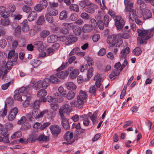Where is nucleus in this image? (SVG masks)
Returning <instances> with one entry per match:
<instances>
[{
  "instance_id": "obj_1",
  "label": "nucleus",
  "mask_w": 154,
  "mask_h": 154,
  "mask_svg": "<svg viewBox=\"0 0 154 154\" xmlns=\"http://www.w3.org/2000/svg\"><path fill=\"white\" fill-rule=\"evenodd\" d=\"M138 35L140 37L137 38V42L140 44L145 42V40L148 39L151 36V31L148 30L138 29Z\"/></svg>"
},
{
  "instance_id": "obj_2",
  "label": "nucleus",
  "mask_w": 154,
  "mask_h": 154,
  "mask_svg": "<svg viewBox=\"0 0 154 154\" xmlns=\"http://www.w3.org/2000/svg\"><path fill=\"white\" fill-rule=\"evenodd\" d=\"M142 10H129V17L130 20L132 21H135L137 24L142 25L143 23L140 20L136 19L140 17L143 15Z\"/></svg>"
},
{
  "instance_id": "obj_3",
  "label": "nucleus",
  "mask_w": 154,
  "mask_h": 154,
  "mask_svg": "<svg viewBox=\"0 0 154 154\" xmlns=\"http://www.w3.org/2000/svg\"><path fill=\"white\" fill-rule=\"evenodd\" d=\"M13 65V63L11 61H8L6 63V61H4L2 62L0 68L4 70V74L3 75V72L2 70L0 69V77L2 76V79L5 81L8 80V79H6L7 77L6 75L8 72L7 69L10 70Z\"/></svg>"
},
{
  "instance_id": "obj_4",
  "label": "nucleus",
  "mask_w": 154,
  "mask_h": 154,
  "mask_svg": "<svg viewBox=\"0 0 154 154\" xmlns=\"http://www.w3.org/2000/svg\"><path fill=\"white\" fill-rule=\"evenodd\" d=\"M107 42L108 43L112 44L110 47L114 46L119 47L122 43L121 39H117V36L114 35L108 36L107 39Z\"/></svg>"
},
{
  "instance_id": "obj_5",
  "label": "nucleus",
  "mask_w": 154,
  "mask_h": 154,
  "mask_svg": "<svg viewBox=\"0 0 154 154\" xmlns=\"http://www.w3.org/2000/svg\"><path fill=\"white\" fill-rule=\"evenodd\" d=\"M50 83V79L48 78H45L43 81H38L33 86L34 89L37 90L41 88L45 89H46Z\"/></svg>"
},
{
  "instance_id": "obj_6",
  "label": "nucleus",
  "mask_w": 154,
  "mask_h": 154,
  "mask_svg": "<svg viewBox=\"0 0 154 154\" xmlns=\"http://www.w3.org/2000/svg\"><path fill=\"white\" fill-rule=\"evenodd\" d=\"M115 22V25L117 29L119 30H121L125 24L123 19L120 15L115 16L114 17Z\"/></svg>"
},
{
  "instance_id": "obj_7",
  "label": "nucleus",
  "mask_w": 154,
  "mask_h": 154,
  "mask_svg": "<svg viewBox=\"0 0 154 154\" xmlns=\"http://www.w3.org/2000/svg\"><path fill=\"white\" fill-rule=\"evenodd\" d=\"M72 111L71 107L68 104L66 103L63 105L59 109V112L61 118L64 117V113H68Z\"/></svg>"
},
{
  "instance_id": "obj_8",
  "label": "nucleus",
  "mask_w": 154,
  "mask_h": 154,
  "mask_svg": "<svg viewBox=\"0 0 154 154\" xmlns=\"http://www.w3.org/2000/svg\"><path fill=\"white\" fill-rule=\"evenodd\" d=\"M15 93H22L24 97L27 96L29 94H32L31 92V87L29 86L25 87L23 86L20 88L19 90L15 91Z\"/></svg>"
},
{
  "instance_id": "obj_9",
  "label": "nucleus",
  "mask_w": 154,
  "mask_h": 154,
  "mask_svg": "<svg viewBox=\"0 0 154 154\" xmlns=\"http://www.w3.org/2000/svg\"><path fill=\"white\" fill-rule=\"evenodd\" d=\"M67 70L69 74V78L71 79H75L79 74V69H73L72 67H69Z\"/></svg>"
},
{
  "instance_id": "obj_10",
  "label": "nucleus",
  "mask_w": 154,
  "mask_h": 154,
  "mask_svg": "<svg viewBox=\"0 0 154 154\" xmlns=\"http://www.w3.org/2000/svg\"><path fill=\"white\" fill-rule=\"evenodd\" d=\"M75 59V57L73 56L70 57L68 60V61L65 63H63L61 66L57 69V71L63 70L68 66L69 64H71L73 61Z\"/></svg>"
},
{
  "instance_id": "obj_11",
  "label": "nucleus",
  "mask_w": 154,
  "mask_h": 154,
  "mask_svg": "<svg viewBox=\"0 0 154 154\" xmlns=\"http://www.w3.org/2000/svg\"><path fill=\"white\" fill-rule=\"evenodd\" d=\"M50 129L52 134L57 135L60 133L61 130L60 128L56 125H51L50 126Z\"/></svg>"
},
{
  "instance_id": "obj_12",
  "label": "nucleus",
  "mask_w": 154,
  "mask_h": 154,
  "mask_svg": "<svg viewBox=\"0 0 154 154\" xmlns=\"http://www.w3.org/2000/svg\"><path fill=\"white\" fill-rule=\"evenodd\" d=\"M8 59H12L13 62H16L18 58V54L15 53V51L14 50H12L10 51L8 54Z\"/></svg>"
},
{
  "instance_id": "obj_13",
  "label": "nucleus",
  "mask_w": 154,
  "mask_h": 154,
  "mask_svg": "<svg viewBox=\"0 0 154 154\" xmlns=\"http://www.w3.org/2000/svg\"><path fill=\"white\" fill-rule=\"evenodd\" d=\"M47 94V92L46 90L44 89H41L38 91L37 95L38 97L40 98L41 101L46 102V99L45 96Z\"/></svg>"
},
{
  "instance_id": "obj_14",
  "label": "nucleus",
  "mask_w": 154,
  "mask_h": 154,
  "mask_svg": "<svg viewBox=\"0 0 154 154\" xmlns=\"http://www.w3.org/2000/svg\"><path fill=\"white\" fill-rule=\"evenodd\" d=\"M24 11L26 13H29L28 17V20L29 21H32L35 20L37 17V12L34 11H30V10H25Z\"/></svg>"
},
{
  "instance_id": "obj_15",
  "label": "nucleus",
  "mask_w": 154,
  "mask_h": 154,
  "mask_svg": "<svg viewBox=\"0 0 154 154\" xmlns=\"http://www.w3.org/2000/svg\"><path fill=\"white\" fill-rule=\"evenodd\" d=\"M18 112V109L17 108L15 107L12 109L9 114L8 119L9 121H12L15 117Z\"/></svg>"
},
{
  "instance_id": "obj_16",
  "label": "nucleus",
  "mask_w": 154,
  "mask_h": 154,
  "mask_svg": "<svg viewBox=\"0 0 154 154\" xmlns=\"http://www.w3.org/2000/svg\"><path fill=\"white\" fill-rule=\"evenodd\" d=\"M95 18L97 21V25L100 29L103 30L105 26L104 23L103 22L102 18L100 16H96Z\"/></svg>"
},
{
  "instance_id": "obj_17",
  "label": "nucleus",
  "mask_w": 154,
  "mask_h": 154,
  "mask_svg": "<svg viewBox=\"0 0 154 154\" xmlns=\"http://www.w3.org/2000/svg\"><path fill=\"white\" fill-rule=\"evenodd\" d=\"M56 74L58 78L64 79L68 75L69 72L68 71L66 70L59 72L57 73Z\"/></svg>"
},
{
  "instance_id": "obj_18",
  "label": "nucleus",
  "mask_w": 154,
  "mask_h": 154,
  "mask_svg": "<svg viewBox=\"0 0 154 154\" xmlns=\"http://www.w3.org/2000/svg\"><path fill=\"white\" fill-rule=\"evenodd\" d=\"M64 38L66 39H67V38H68V40L66 42V44H70L76 42L77 40V38L72 35H69V37L67 38L65 37Z\"/></svg>"
},
{
  "instance_id": "obj_19",
  "label": "nucleus",
  "mask_w": 154,
  "mask_h": 154,
  "mask_svg": "<svg viewBox=\"0 0 154 154\" xmlns=\"http://www.w3.org/2000/svg\"><path fill=\"white\" fill-rule=\"evenodd\" d=\"M62 119L61 124L64 128L67 129L69 128V125L68 119L64 117L61 118Z\"/></svg>"
},
{
  "instance_id": "obj_20",
  "label": "nucleus",
  "mask_w": 154,
  "mask_h": 154,
  "mask_svg": "<svg viewBox=\"0 0 154 154\" xmlns=\"http://www.w3.org/2000/svg\"><path fill=\"white\" fill-rule=\"evenodd\" d=\"M65 85L66 88L69 90H74L76 88V86L72 82H66Z\"/></svg>"
},
{
  "instance_id": "obj_21",
  "label": "nucleus",
  "mask_w": 154,
  "mask_h": 154,
  "mask_svg": "<svg viewBox=\"0 0 154 154\" xmlns=\"http://www.w3.org/2000/svg\"><path fill=\"white\" fill-rule=\"evenodd\" d=\"M39 109L37 108H34L32 111V115L36 119L40 118V113H39Z\"/></svg>"
},
{
  "instance_id": "obj_22",
  "label": "nucleus",
  "mask_w": 154,
  "mask_h": 154,
  "mask_svg": "<svg viewBox=\"0 0 154 154\" xmlns=\"http://www.w3.org/2000/svg\"><path fill=\"white\" fill-rule=\"evenodd\" d=\"M83 32L84 33H88L91 32L93 30V28L91 25L88 24H85L82 28Z\"/></svg>"
},
{
  "instance_id": "obj_23",
  "label": "nucleus",
  "mask_w": 154,
  "mask_h": 154,
  "mask_svg": "<svg viewBox=\"0 0 154 154\" xmlns=\"http://www.w3.org/2000/svg\"><path fill=\"white\" fill-rule=\"evenodd\" d=\"M32 94H29L27 96H25L26 98L24 102L22 104L24 107H27L29 104V101L32 97Z\"/></svg>"
},
{
  "instance_id": "obj_24",
  "label": "nucleus",
  "mask_w": 154,
  "mask_h": 154,
  "mask_svg": "<svg viewBox=\"0 0 154 154\" xmlns=\"http://www.w3.org/2000/svg\"><path fill=\"white\" fill-rule=\"evenodd\" d=\"M73 137V133L70 132H67L65 134L64 136V139L67 142H70L71 139Z\"/></svg>"
},
{
  "instance_id": "obj_25",
  "label": "nucleus",
  "mask_w": 154,
  "mask_h": 154,
  "mask_svg": "<svg viewBox=\"0 0 154 154\" xmlns=\"http://www.w3.org/2000/svg\"><path fill=\"white\" fill-rule=\"evenodd\" d=\"M130 52V49L128 47H126L125 48L122 50L121 51L122 58H125L127 55Z\"/></svg>"
},
{
  "instance_id": "obj_26",
  "label": "nucleus",
  "mask_w": 154,
  "mask_h": 154,
  "mask_svg": "<svg viewBox=\"0 0 154 154\" xmlns=\"http://www.w3.org/2000/svg\"><path fill=\"white\" fill-rule=\"evenodd\" d=\"M57 36L56 35H51L48 37L47 39V42L49 43H54L57 40Z\"/></svg>"
},
{
  "instance_id": "obj_27",
  "label": "nucleus",
  "mask_w": 154,
  "mask_h": 154,
  "mask_svg": "<svg viewBox=\"0 0 154 154\" xmlns=\"http://www.w3.org/2000/svg\"><path fill=\"white\" fill-rule=\"evenodd\" d=\"M27 20H24L21 23L22 26V30L24 32H26L29 30V27L27 24Z\"/></svg>"
},
{
  "instance_id": "obj_28",
  "label": "nucleus",
  "mask_w": 154,
  "mask_h": 154,
  "mask_svg": "<svg viewBox=\"0 0 154 154\" xmlns=\"http://www.w3.org/2000/svg\"><path fill=\"white\" fill-rule=\"evenodd\" d=\"M54 98L59 103L61 102L63 100V97L57 92H56L54 94Z\"/></svg>"
},
{
  "instance_id": "obj_29",
  "label": "nucleus",
  "mask_w": 154,
  "mask_h": 154,
  "mask_svg": "<svg viewBox=\"0 0 154 154\" xmlns=\"http://www.w3.org/2000/svg\"><path fill=\"white\" fill-rule=\"evenodd\" d=\"M46 4V2L45 4H43L40 2L39 4H37L35 7V10H42L45 9L47 6Z\"/></svg>"
},
{
  "instance_id": "obj_30",
  "label": "nucleus",
  "mask_w": 154,
  "mask_h": 154,
  "mask_svg": "<svg viewBox=\"0 0 154 154\" xmlns=\"http://www.w3.org/2000/svg\"><path fill=\"white\" fill-rule=\"evenodd\" d=\"M38 140L37 136L35 134H32L29 136V138L27 139V143H32Z\"/></svg>"
},
{
  "instance_id": "obj_31",
  "label": "nucleus",
  "mask_w": 154,
  "mask_h": 154,
  "mask_svg": "<svg viewBox=\"0 0 154 154\" xmlns=\"http://www.w3.org/2000/svg\"><path fill=\"white\" fill-rule=\"evenodd\" d=\"M50 34L49 31L48 30H43L40 33L39 36L40 38H45L46 37Z\"/></svg>"
},
{
  "instance_id": "obj_32",
  "label": "nucleus",
  "mask_w": 154,
  "mask_h": 154,
  "mask_svg": "<svg viewBox=\"0 0 154 154\" xmlns=\"http://www.w3.org/2000/svg\"><path fill=\"white\" fill-rule=\"evenodd\" d=\"M72 29L74 33L76 35H79L81 33V29L79 26H74Z\"/></svg>"
},
{
  "instance_id": "obj_33",
  "label": "nucleus",
  "mask_w": 154,
  "mask_h": 154,
  "mask_svg": "<svg viewBox=\"0 0 154 154\" xmlns=\"http://www.w3.org/2000/svg\"><path fill=\"white\" fill-rule=\"evenodd\" d=\"M33 45L36 46L39 51H41L43 48V42L42 41L35 42L33 43Z\"/></svg>"
},
{
  "instance_id": "obj_34",
  "label": "nucleus",
  "mask_w": 154,
  "mask_h": 154,
  "mask_svg": "<svg viewBox=\"0 0 154 154\" xmlns=\"http://www.w3.org/2000/svg\"><path fill=\"white\" fill-rule=\"evenodd\" d=\"M38 140L39 141H42L47 142L49 141V138L48 136L44 134H41L38 137Z\"/></svg>"
},
{
  "instance_id": "obj_35",
  "label": "nucleus",
  "mask_w": 154,
  "mask_h": 154,
  "mask_svg": "<svg viewBox=\"0 0 154 154\" xmlns=\"http://www.w3.org/2000/svg\"><path fill=\"white\" fill-rule=\"evenodd\" d=\"M57 75L56 74L51 75L50 77V82L53 84H57L59 82L58 79L57 78Z\"/></svg>"
},
{
  "instance_id": "obj_36",
  "label": "nucleus",
  "mask_w": 154,
  "mask_h": 154,
  "mask_svg": "<svg viewBox=\"0 0 154 154\" xmlns=\"http://www.w3.org/2000/svg\"><path fill=\"white\" fill-rule=\"evenodd\" d=\"M121 71L120 70H116V69L113 70L109 75V77L110 80H113L112 74H114L116 76H118L119 75Z\"/></svg>"
},
{
  "instance_id": "obj_37",
  "label": "nucleus",
  "mask_w": 154,
  "mask_h": 154,
  "mask_svg": "<svg viewBox=\"0 0 154 154\" xmlns=\"http://www.w3.org/2000/svg\"><path fill=\"white\" fill-rule=\"evenodd\" d=\"M137 3L139 6L140 10L146 8V5L144 3L143 0H138Z\"/></svg>"
},
{
  "instance_id": "obj_38",
  "label": "nucleus",
  "mask_w": 154,
  "mask_h": 154,
  "mask_svg": "<svg viewBox=\"0 0 154 154\" xmlns=\"http://www.w3.org/2000/svg\"><path fill=\"white\" fill-rule=\"evenodd\" d=\"M77 104H78V107L80 108H82V105L84 104V102L82 99L81 98L80 96L77 97V101H76Z\"/></svg>"
},
{
  "instance_id": "obj_39",
  "label": "nucleus",
  "mask_w": 154,
  "mask_h": 154,
  "mask_svg": "<svg viewBox=\"0 0 154 154\" xmlns=\"http://www.w3.org/2000/svg\"><path fill=\"white\" fill-rule=\"evenodd\" d=\"M67 13L65 10L63 11L60 14V19L61 20H63L66 19L67 17Z\"/></svg>"
},
{
  "instance_id": "obj_40",
  "label": "nucleus",
  "mask_w": 154,
  "mask_h": 154,
  "mask_svg": "<svg viewBox=\"0 0 154 154\" xmlns=\"http://www.w3.org/2000/svg\"><path fill=\"white\" fill-rule=\"evenodd\" d=\"M11 12L10 10H3L2 17L4 18H6L8 17L11 14Z\"/></svg>"
},
{
  "instance_id": "obj_41",
  "label": "nucleus",
  "mask_w": 154,
  "mask_h": 154,
  "mask_svg": "<svg viewBox=\"0 0 154 154\" xmlns=\"http://www.w3.org/2000/svg\"><path fill=\"white\" fill-rule=\"evenodd\" d=\"M66 97L68 100L72 99L75 96V93L72 91L69 92L68 94L66 95Z\"/></svg>"
},
{
  "instance_id": "obj_42",
  "label": "nucleus",
  "mask_w": 154,
  "mask_h": 154,
  "mask_svg": "<svg viewBox=\"0 0 154 154\" xmlns=\"http://www.w3.org/2000/svg\"><path fill=\"white\" fill-rule=\"evenodd\" d=\"M42 102L41 99L39 100H36L32 103V106L34 108H38L39 106L40 102Z\"/></svg>"
},
{
  "instance_id": "obj_43",
  "label": "nucleus",
  "mask_w": 154,
  "mask_h": 154,
  "mask_svg": "<svg viewBox=\"0 0 154 154\" xmlns=\"http://www.w3.org/2000/svg\"><path fill=\"white\" fill-rule=\"evenodd\" d=\"M14 10H13L11 14V16L14 17V20H20L22 17V16L21 15L18 14L17 13L14 14L13 13L14 12Z\"/></svg>"
},
{
  "instance_id": "obj_44",
  "label": "nucleus",
  "mask_w": 154,
  "mask_h": 154,
  "mask_svg": "<svg viewBox=\"0 0 154 154\" xmlns=\"http://www.w3.org/2000/svg\"><path fill=\"white\" fill-rule=\"evenodd\" d=\"M79 93V96H80V97H81L82 99L85 100L87 97L88 95L85 91L81 90L80 91Z\"/></svg>"
},
{
  "instance_id": "obj_45",
  "label": "nucleus",
  "mask_w": 154,
  "mask_h": 154,
  "mask_svg": "<svg viewBox=\"0 0 154 154\" xmlns=\"http://www.w3.org/2000/svg\"><path fill=\"white\" fill-rule=\"evenodd\" d=\"M141 52L140 48L139 47H136L133 51V53L134 54L137 56L140 55Z\"/></svg>"
},
{
  "instance_id": "obj_46",
  "label": "nucleus",
  "mask_w": 154,
  "mask_h": 154,
  "mask_svg": "<svg viewBox=\"0 0 154 154\" xmlns=\"http://www.w3.org/2000/svg\"><path fill=\"white\" fill-rule=\"evenodd\" d=\"M45 17L47 20L50 23H52L53 22L52 16L50 14L47 13L45 15Z\"/></svg>"
},
{
  "instance_id": "obj_47",
  "label": "nucleus",
  "mask_w": 154,
  "mask_h": 154,
  "mask_svg": "<svg viewBox=\"0 0 154 154\" xmlns=\"http://www.w3.org/2000/svg\"><path fill=\"white\" fill-rule=\"evenodd\" d=\"M44 17L43 16H41L38 19L37 22V24L39 25H42L44 22Z\"/></svg>"
},
{
  "instance_id": "obj_48",
  "label": "nucleus",
  "mask_w": 154,
  "mask_h": 154,
  "mask_svg": "<svg viewBox=\"0 0 154 154\" xmlns=\"http://www.w3.org/2000/svg\"><path fill=\"white\" fill-rule=\"evenodd\" d=\"M152 14L149 10H146L145 12L143 17L144 18L147 19L151 17Z\"/></svg>"
},
{
  "instance_id": "obj_49",
  "label": "nucleus",
  "mask_w": 154,
  "mask_h": 154,
  "mask_svg": "<svg viewBox=\"0 0 154 154\" xmlns=\"http://www.w3.org/2000/svg\"><path fill=\"white\" fill-rule=\"evenodd\" d=\"M21 134L20 131H17L11 136L12 139H15L21 137Z\"/></svg>"
},
{
  "instance_id": "obj_50",
  "label": "nucleus",
  "mask_w": 154,
  "mask_h": 154,
  "mask_svg": "<svg viewBox=\"0 0 154 154\" xmlns=\"http://www.w3.org/2000/svg\"><path fill=\"white\" fill-rule=\"evenodd\" d=\"M121 61H124L120 68V70H122L127 65L128 62L125 59V58H122V57H121Z\"/></svg>"
},
{
  "instance_id": "obj_51",
  "label": "nucleus",
  "mask_w": 154,
  "mask_h": 154,
  "mask_svg": "<svg viewBox=\"0 0 154 154\" xmlns=\"http://www.w3.org/2000/svg\"><path fill=\"white\" fill-rule=\"evenodd\" d=\"M55 51L54 49L52 47L48 48L46 50L47 54L49 55H52L54 53Z\"/></svg>"
},
{
  "instance_id": "obj_52",
  "label": "nucleus",
  "mask_w": 154,
  "mask_h": 154,
  "mask_svg": "<svg viewBox=\"0 0 154 154\" xmlns=\"http://www.w3.org/2000/svg\"><path fill=\"white\" fill-rule=\"evenodd\" d=\"M15 94L14 95V98L15 100H17L19 101H22V97L21 95L19 93H15Z\"/></svg>"
},
{
  "instance_id": "obj_53",
  "label": "nucleus",
  "mask_w": 154,
  "mask_h": 154,
  "mask_svg": "<svg viewBox=\"0 0 154 154\" xmlns=\"http://www.w3.org/2000/svg\"><path fill=\"white\" fill-rule=\"evenodd\" d=\"M104 23L106 26H108L109 24V18L107 15H105L103 18Z\"/></svg>"
},
{
  "instance_id": "obj_54",
  "label": "nucleus",
  "mask_w": 154,
  "mask_h": 154,
  "mask_svg": "<svg viewBox=\"0 0 154 154\" xmlns=\"http://www.w3.org/2000/svg\"><path fill=\"white\" fill-rule=\"evenodd\" d=\"M18 45V41L16 40L13 41L11 43V47L13 50H14L17 47Z\"/></svg>"
},
{
  "instance_id": "obj_55",
  "label": "nucleus",
  "mask_w": 154,
  "mask_h": 154,
  "mask_svg": "<svg viewBox=\"0 0 154 154\" xmlns=\"http://www.w3.org/2000/svg\"><path fill=\"white\" fill-rule=\"evenodd\" d=\"M10 21L7 19H4L2 20L1 24L2 25L6 26L9 24Z\"/></svg>"
},
{
  "instance_id": "obj_56",
  "label": "nucleus",
  "mask_w": 154,
  "mask_h": 154,
  "mask_svg": "<svg viewBox=\"0 0 154 154\" xmlns=\"http://www.w3.org/2000/svg\"><path fill=\"white\" fill-rule=\"evenodd\" d=\"M7 113V111L6 109L4 108L0 110V117H3L5 116Z\"/></svg>"
},
{
  "instance_id": "obj_57",
  "label": "nucleus",
  "mask_w": 154,
  "mask_h": 154,
  "mask_svg": "<svg viewBox=\"0 0 154 154\" xmlns=\"http://www.w3.org/2000/svg\"><path fill=\"white\" fill-rule=\"evenodd\" d=\"M6 40L4 39L0 40V46L2 48H4L7 45Z\"/></svg>"
},
{
  "instance_id": "obj_58",
  "label": "nucleus",
  "mask_w": 154,
  "mask_h": 154,
  "mask_svg": "<svg viewBox=\"0 0 154 154\" xmlns=\"http://www.w3.org/2000/svg\"><path fill=\"white\" fill-rule=\"evenodd\" d=\"M146 129H148L149 130H150L151 128V127L152 125V123L149 121L147 120L146 122Z\"/></svg>"
},
{
  "instance_id": "obj_59",
  "label": "nucleus",
  "mask_w": 154,
  "mask_h": 154,
  "mask_svg": "<svg viewBox=\"0 0 154 154\" xmlns=\"http://www.w3.org/2000/svg\"><path fill=\"white\" fill-rule=\"evenodd\" d=\"M96 91V89L95 85H93L89 89V92L91 93L92 94H94L95 93Z\"/></svg>"
},
{
  "instance_id": "obj_60",
  "label": "nucleus",
  "mask_w": 154,
  "mask_h": 154,
  "mask_svg": "<svg viewBox=\"0 0 154 154\" xmlns=\"http://www.w3.org/2000/svg\"><path fill=\"white\" fill-rule=\"evenodd\" d=\"M86 1V5L88 6L92 7L93 8H92L93 10L97 8V6L96 5H94L92 3H91L90 2H89L87 0L85 1Z\"/></svg>"
},
{
  "instance_id": "obj_61",
  "label": "nucleus",
  "mask_w": 154,
  "mask_h": 154,
  "mask_svg": "<svg viewBox=\"0 0 154 154\" xmlns=\"http://www.w3.org/2000/svg\"><path fill=\"white\" fill-rule=\"evenodd\" d=\"M62 24L63 26L68 29H70L72 27L73 28V27L74 26L73 24L71 23H63Z\"/></svg>"
},
{
  "instance_id": "obj_62",
  "label": "nucleus",
  "mask_w": 154,
  "mask_h": 154,
  "mask_svg": "<svg viewBox=\"0 0 154 154\" xmlns=\"http://www.w3.org/2000/svg\"><path fill=\"white\" fill-rule=\"evenodd\" d=\"M58 91L63 96L65 97V95H66V91H64L63 88L62 87H60L58 88Z\"/></svg>"
},
{
  "instance_id": "obj_63",
  "label": "nucleus",
  "mask_w": 154,
  "mask_h": 154,
  "mask_svg": "<svg viewBox=\"0 0 154 154\" xmlns=\"http://www.w3.org/2000/svg\"><path fill=\"white\" fill-rule=\"evenodd\" d=\"M79 50V48L77 47H75L70 52L69 54V55L72 56L76 53H77Z\"/></svg>"
},
{
  "instance_id": "obj_64",
  "label": "nucleus",
  "mask_w": 154,
  "mask_h": 154,
  "mask_svg": "<svg viewBox=\"0 0 154 154\" xmlns=\"http://www.w3.org/2000/svg\"><path fill=\"white\" fill-rule=\"evenodd\" d=\"M42 124L38 122H36L33 125V128L35 129L42 130Z\"/></svg>"
}]
</instances>
